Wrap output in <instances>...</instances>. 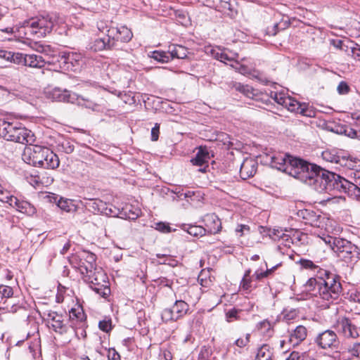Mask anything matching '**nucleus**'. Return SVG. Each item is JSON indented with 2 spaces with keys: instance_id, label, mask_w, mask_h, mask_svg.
<instances>
[{
  "instance_id": "39448f33",
  "label": "nucleus",
  "mask_w": 360,
  "mask_h": 360,
  "mask_svg": "<svg viewBox=\"0 0 360 360\" xmlns=\"http://www.w3.org/2000/svg\"><path fill=\"white\" fill-rule=\"evenodd\" d=\"M23 160L34 167L54 169L58 167L60 160L58 155L49 148L33 145L27 147L22 155Z\"/></svg>"
},
{
  "instance_id": "58836bf2",
  "label": "nucleus",
  "mask_w": 360,
  "mask_h": 360,
  "mask_svg": "<svg viewBox=\"0 0 360 360\" xmlns=\"http://www.w3.org/2000/svg\"><path fill=\"white\" fill-rule=\"evenodd\" d=\"M241 312L240 309L235 308L231 309L226 312V319L228 322H233L239 319L238 314Z\"/></svg>"
},
{
  "instance_id": "c756f323",
  "label": "nucleus",
  "mask_w": 360,
  "mask_h": 360,
  "mask_svg": "<svg viewBox=\"0 0 360 360\" xmlns=\"http://www.w3.org/2000/svg\"><path fill=\"white\" fill-rule=\"evenodd\" d=\"M322 158L324 160L339 164L340 165V161L342 160V155H338L337 153H334L330 150H325L322 153Z\"/></svg>"
},
{
  "instance_id": "7c9ffc66",
  "label": "nucleus",
  "mask_w": 360,
  "mask_h": 360,
  "mask_svg": "<svg viewBox=\"0 0 360 360\" xmlns=\"http://www.w3.org/2000/svg\"><path fill=\"white\" fill-rule=\"evenodd\" d=\"M51 327L55 332L63 334L67 332V326L63 323V316L60 315V318H56L54 321L51 323Z\"/></svg>"
},
{
  "instance_id": "f704fd0d",
  "label": "nucleus",
  "mask_w": 360,
  "mask_h": 360,
  "mask_svg": "<svg viewBox=\"0 0 360 360\" xmlns=\"http://www.w3.org/2000/svg\"><path fill=\"white\" fill-rule=\"evenodd\" d=\"M30 46L39 53H48L51 50L49 45L42 44L37 41L30 42Z\"/></svg>"
},
{
  "instance_id": "4468645a",
  "label": "nucleus",
  "mask_w": 360,
  "mask_h": 360,
  "mask_svg": "<svg viewBox=\"0 0 360 360\" xmlns=\"http://www.w3.org/2000/svg\"><path fill=\"white\" fill-rule=\"evenodd\" d=\"M283 106L291 112H295L304 116H314V111L312 109H310L308 105L305 103L302 105L297 100L290 96H285L284 101H283Z\"/></svg>"
},
{
  "instance_id": "0eeeda50",
  "label": "nucleus",
  "mask_w": 360,
  "mask_h": 360,
  "mask_svg": "<svg viewBox=\"0 0 360 360\" xmlns=\"http://www.w3.org/2000/svg\"><path fill=\"white\" fill-rule=\"evenodd\" d=\"M352 181L336 174L335 192L347 193L349 196L360 201V171L351 172Z\"/></svg>"
},
{
  "instance_id": "72a5a7b5",
  "label": "nucleus",
  "mask_w": 360,
  "mask_h": 360,
  "mask_svg": "<svg viewBox=\"0 0 360 360\" xmlns=\"http://www.w3.org/2000/svg\"><path fill=\"white\" fill-rule=\"evenodd\" d=\"M112 22H108L104 20H99L97 22V28L98 30L106 34L105 37L111 38V31L114 29L113 27L111 26Z\"/></svg>"
},
{
  "instance_id": "cd10ccee",
  "label": "nucleus",
  "mask_w": 360,
  "mask_h": 360,
  "mask_svg": "<svg viewBox=\"0 0 360 360\" xmlns=\"http://www.w3.org/2000/svg\"><path fill=\"white\" fill-rule=\"evenodd\" d=\"M273 352L268 345H263L257 351L256 360H271Z\"/></svg>"
},
{
  "instance_id": "69168bd1",
  "label": "nucleus",
  "mask_w": 360,
  "mask_h": 360,
  "mask_svg": "<svg viewBox=\"0 0 360 360\" xmlns=\"http://www.w3.org/2000/svg\"><path fill=\"white\" fill-rule=\"evenodd\" d=\"M172 355L169 351H164L162 354L160 356V360H172Z\"/></svg>"
},
{
  "instance_id": "aec40b11",
  "label": "nucleus",
  "mask_w": 360,
  "mask_h": 360,
  "mask_svg": "<svg viewBox=\"0 0 360 360\" xmlns=\"http://www.w3.org/2000/svg\"><path fill=\"white\" fill-rule=\"evenodd\" d=\"M205 224L210 233H218L221 229V223L215 214H209L205 217Z\"/></svg>"
},
{
  "instance_id": "603ef678",
  "label": "nucleus",
  "mask_w": 360,
  "mask_h": 360,
  "mask_svg": "<svg viewBox=\"0 0 360 360\" xmlns=\"http://www.w3.org/2000/svg\"><path fill=\"white\" fill-rule=\"evenodd\" d=\"M155 229L162 233H169L171 231L169 226L164 222L157 223Z\"/></svg>"
},
{
  "instance_id": "f8f14e48",
  "label": "nucleus",
  "mask_w": 360,
  "mask_h": 360,
  "mask_svg": "<svg viewBox=\"0 0 360 360\" xmlns=\"http://www.w3.org/2000/svg\"><path fill=\"white\" fill-rule=\"evenodd\" d=\"M315 342L321 349H337L340 342L336 333L332 330H326L317 335Z\"/></svg>"
},
{
  "instance_id": "a18cd8bd",
  "label": "nucleus",
  "mask_w": 360,
  "mask_h": 360,
  "mask_svg": "<svg viewBox=\"0 0 360 360\" xmlns=\"http://www.w3.org/2000/svg\"><path fill=\"white\" fill-rule=\"evenodd\" d=\"M98 327L103 332L108 333L112 330V321L110 319L100 321Z\"/></svg>"
},
{
  "instance_id": "8fccbe9b",
  "label": "nucleus",
  "mask_w": 360,
  "mask_h": 360,
  "mask_svg": "<svg viewBox=\"0 0 360 360\" xmlns=\"http://www.w3.org/2000/svg\"><path fill=\"white\" fill-rule=\"evenodd\" d=\"M70 318L74 319L76 318L80 321H82L84 318V314L82 309H79L78 311L75 309H72L70 311Z\"/></svg>"
},
{
  "instance_id": "864d4df0",
  "label": "nucleus",
  "mask_w": 360,
  "mask_h": 360,
  "mask_svg": "<svg viewBox=\"0 0 360 360\" xmlns=\"http://www.w3.org/2000/svg\"><path fill=\"white\" fill-rule=\"evenodd\" d=\"M337 90L340 94H347L349 91V87L347 84L345 82H341L337 88Z\"/></svg>"
},
{
  "instance_id": "e433bc0d",
  "label": "nucleus",
  "mask_w": 360,
  "mask_h": 360,
  "mask_svg": "<svg viewBox=\"0 0 360 360\" xmlns=\"http://www.w3.org/2000/svg\"><path fill=\"white\" fill-rule=\"evenodd\" d=\"M58 207L62 210L70 212L73 210L74 205L71 200L60 198L58 202Z\"/></svg>"
},
{
  "instance_id": "b1692460",
  "label": "nucleus",
  "mask_w": 360,
  "mask_h": 360,
  "mask_svg": "<svg viewBox=\"0 0 360 360\" xmlns=\"http://www.w3.org/2000/svg\"><path fill=\"white\" fill-rule=\"evenodd\" d=\"M82 56L80 54L72 52L65 54L62 57L63 63L68 65L67 68H70L71 70H73L74 68L75 69L77 66L79 65Z\"/></svg>"
},
{
  "instance_id": "680f3d73",
  "label": "nucleus",
  "mask_w": 360,
  "mask_h": 360,
  "mask_svg": "<svg viewBox=\"0 0 360 360\" xmlns=\"http://www.w3.org/2000/svg\"><path fill=\"white\" fill-rule=\"evenodd\" d=\"M11 56V51H7L5 50H0V58H3L7 61H9Z\"/></svg>"
},
{
  "instance_id": "37998d69",
  "label": "nucleus",
  "mask_w": 360,
  "mask_h": 360,
  "mask_svg": "<svg viewBox=\"0 0 360 360\" xmlns=\"http://www.w3.org/2000/svg\"><path fill=\"white\" fill-rule=\"evenodd\" d=\"M250 334L247 333L245 338H239L235 340L233 345L240 347L243 348L248 345L250 342Z\"/></svg>"
},
{
  "instance_id": "79ce46f5",
  "label": "nucleus",
  "mask_w": 360,
  "mask_h": 360,
  "mask_svg": "<svg viewBox=\"0 0 360 360\" xmlns=\"http://www.w3.org/2000/svg\"><path fill=\"white\" fill-rule=\"evenodd\" d=\"M212 354V349L206 346L201 347L198 354V360H208Z\"/></svg>"
},
{
  "instance_id": "473e14b6",
  "label": "nucleus",
  "mask_w": 360,
  "mask_h": 360,
  "mask_svg": "<svg viewBox=\"0 0 360 360\" xmlns=\"http://www.w3.org/2000/svg\"><path fill=\"white\" fill-rule=\"evenodd\" d=\"M251 269H248L245 271L244 276L240 284V287L245 291H248L252 288V278L250 277Z\"/></svg>"
},
{
  "instance_id": "423d86ee",
  "label": "nucleus",
  "mask_w": 360,
  "mask_h": 360,
  "mask_svg": "<svg viewBox=\"0 0 360 360\" xmlns=\"http://www.w3.org/2000/svg\"><path fill=\"white\" fill-rule=\"evenodd\" d=\"M0 136L6 141L23 145H33L35 142L34 133L17 122L0 120Z\"/></svg>"
},
{
  "instance_id": "6e6552de",
  "label": "nucleus",
  "mask_w": 360,
  "mask_h": 360,
  "mask_svg": "<svg viewBox=\"0 0 360 360\" xmlns=\"http://www.w3.org/2000/svg\"><path fill=\"white\" fill-rule=\"evenodd\" d=\"M322 240L340 258L346 262L351 259L354 253L356 252L357 247L345 238L326 236Z\"/></svg>"
},
{
  "instance_id": "4c0bfd02",
  "label": "nucleus",
  "mask_w": 360,
  "mask_h": 360,
  "mask_svg": "<svg viewBox=\"0 0 360 360\" xmlns=\"http://www.w3.org/2000/svg\"><path fill=\"white\" fill-rule=\"evenodd\" d=\"M297 263H299L302 266V267H303L305 269H310V270H313V271H315L317 269V271L319 269H321L317 265H316L312 261H311L309 259H300Z\"/></svg>"
},
{
  "instance_id": "a211bd4d",
  "label": "nucleus",
  "mask_w": 360,
  "mask_h": 360,
  "mask_svg": "<svg viewBox=\"0 0 360 360\" xmlns=\"http://www.w3.org/2000/svg\"><path fill=\"white\" fill-rule=\"evenodd\" d=\"M337 327L345 337L356 338L359 336L356 327L352 324L347 318H342L338 321Z\"/></svg>"
},
{
  "instance_id": "c03bdc74",
  "label": "nucleus",
  "mask_w": 360,
  "mask_h": 360,
  "mask_svg": "<svg viewBox=\"0 0 360 360\" xmlns=\"http://www.w3.org/2000/svg\"><path fill=\"white\" fill-rule=\"evenodd\" d=\"M349 43L354 45V47H350L352 56L355 60L360 61V45L354 43V41H349Z\"/></svg>"
},
{
  "instance_id": "dca6fc26",
  "label": "nucleus",
  "mask_w": 360,
  "mask_h": 360,
  "mask_svg": "<svg viewBox=\"0 0 360 360\" xmlns=\"http://www.w3.org/2000/svg\"><path fill=\"white\" fill-rule=\"evenodd\" d=\"M110 34L111 39L114 41L115 47L117 46L118 41L127 43L129 42L133 37L131 31L126 26L114 27Z\"/></svg>"
},
{
  "instance_id": "bf43d9fd",
  "label": "nucleus",
  "mask_w": 360,
  "mask_h": 360,
  "mask_svg": "<svg viewBox=\"0 0 360 360\" xmlns=\"http://www.w3.org/2000/svg\"><path fill=\"white\" fill-rule=\"evenodd\" d=\"M11 195H10L9 192L4 189L2 191V194H0V201L7 203Z\"/></svg>"
},
{
  "instance_id": "3c124183",
  "label": "nucleus",
  "mask_w": 360,
  "mask_h": 360,
  "mask_svg": "<svg viewBox=\"0 0 360 360\" xmlns=\"http://www.w3.org/2000/svg\"><path fill=\"white\" fill-rule=\"evenodd\" d=\"M107 356L108 360H120V355L114 348L108 349Z\"/></svg>"
},
{
  "instance_id": "4d7b16f0",
  "label": "nucleus",
  "mask_w": 360,
  "mask_h": 360,
  "mask_svg": "<svg viewBox=\"0 0 360 360\" xmlns=\"http://www.w3.org/2000/svg\"><path fill=\"white\" fill-rule=\"evenodd\" d=\"M278 23H275L271 27H268L266 28V34L271 35V36L276 35V33L278 32Z\"/></svg>"
},
{
  "instance_id": "774afa93",
  "label": "nucleus",
  "mask_w": 360,
  "mask_h": 360,
  "mask_svg": "<svg viewBox=\"0 0 360 360\" xmlns=\"http://www.w3.org/2000/svg\"><path fill=\"white\" fill-rule=\"evenodd\" d=\"M350 297L354 302L360 303V292L352 293Z\"/></svg>"
},
{
  "instance_id": "bb28decb",
  "label": "nucleus",
  "mask_w": 360,
  "mask_h": 360,
  "mask_svg": "<svg viewBox=\"0 0 360 360\" xmlns=\"http://www.w3.org/2000/svg\"><path fill=\"white\" fill-rule=\"evenodd\" d=\"M233 87L236 89V91L242 93L248 98H253L256 95L255 90L249 85H245L241 83L236 82Z\"/></svg>"
},
{
  "instance_id": "393cba45",
  "label": "nucleus",
  "mask_w": 360,
  "mask_h": 360,
  "mask_svg": "<svg viewBox=\"0 0 360 360\" xmlns=\"http://www.w3.org/2000/svg\"><path fill=\"white\" fill-rule=\"evenodd\" d=\"M340 165L349 169L351 172L360 171V160L351 155H342Z\"/></svg>"
},
{
  "instance_id": "de8ad7c7",
  "label": "nucleus",
  "mask_w": 360,
  "mask_h": 360,
  "mask_svg": "<svg viewBox=\"0 0 360 360\" xmlns=\"http://www.w3.org/2000/svg\"><path fill=\"white\" fill-rule=\"evenodd\" d=\"M0 293L4 297H11L13 296V292L12 288L7 285L0 286Z\"/></svg>"
},
{
  "instance_id": "338daca9",
  "label": "nucleus",
  "mask_w": 360,
  "mask_h": 360,
  "mask_svg": "<svg viewBox=\"0 0 360 360\" xmlns=\"http://www.w3.org/2000/svg\"><path fill=\"white\" fill-rule=\"evenodd\" d=\"M222 53L223 52H219L218 51L214 50V49H212L211 50V54L213 56V58H215L216 60H219V61H220V60L221 58Z\"/></svg>"
},
{
  "instance_id": "5fc2aeb1",
  "label": "nucleus",
  "mask_w": 360,
  "mask_h": 360,
  "mask_svg": "<svg viewBox=\"0 0 360 360\" xmlns=\"http://www.w3.org/2000/svg\"><path fill=\"white\" fill-rule=\"evenodd\" d=\"M160 133V125L158 124H155L154 127L151 129V140L153 141H156L158 140Z\"/></svg>"
},
{
  "instance_id": "6e6d98bb",
  "label": "nucleus",
  "mask_w": 360,
  "mask_h": 360,
  "mask_svg": "<svg viewBox=\"0 0 360 360\" xmlns=\"http://www.w3.org/2000/svg\"><path fill=\"white\" fill-rule=\"evenodd\" d=\"M349 352L352 355L359 356L360 355V343L353 344L349 349Z\"/></svg>"
},
{
  "instance_id": "a19ab883",
  "label": "nucleus",
  "mask_w": 360,
  "mask_h": 360,
  "mask_svg": "<svg viewBox=\"0 0 360 360\" xmlns=\"http://www.w3.org/2000/svg\"><path fill=\"white\" fill-rule=\"evenodd\" d=\"M343 132L348 137L360 140V130L354 129L350 127H345Z\"/></svg>"
},
{
  "instance_id": "2eb2a0df",
  "label": "nucleus",
  "mask_w": 360,
  "mask_h": 360,
  "mask_svg": "<svg viewBox=\"0 0 360 360\" xmlns=\"http://www.w3.org/2000/svg\"><path fill=\"white\" fill-rule=\"evenodd\" d=\"M309 162H306L302 159L293 158L290 159L288 161V166L287 167V171L285 173L289 175L300 179V174L304 173L307 167H309Z\"/></svg>"
},
{
  "instance_id": "ea45409f",
  "label": "nucleus",
  "mask_w": 360,
  "mask_h": 360,
  "mask_svg": "<svg viewBox=\"0 0 360 360\" xmlns=\"http://www.w3.org/2000/svg\"><path fill=\"white\" fill-rule=\"evenodd\" d=\"M26 54L22 53H13L11 52V56L10 57L9 61L13 62L15 64H25V58Z\"/></svg>"
},
{
  "instance_id": "f03ea898",
  "label": "nucleus",
  "mask_w": 360,
  "mask_h": 360,
  "mask_svg": "<svg viewBox=\"0 0 360 360\" xmlns=\"http://www.w3.org/2000/svg\"><path fill=\"white\" fill-rule=\"evenodd\" d=\"M96 257L90 252H84L82 256L79 271L84 280L90 284L91 288L98 295L106 298L110 289L106 281L107 276L101 268L96 265Z\"/></svg>"
},
{
  "instance_id": "e2e57ef3",
  "label": "nucleus",
  "mask_w": 360,
  "mask_h": 360,
  "mask_svg": "<svg viewBox=\"0 0 360 360\" xmlns=\"http://www.w3.org/2000/svg\"><path fill=\"white\" fill-rule=\"evenodd\" d=\"M333 45L336 48H338V49L344 51L345 52H348V50L345 49V43L342 40L334 41Z\"/></svg>"
},
{
  "instance_id": "1a4fd4ad",
  "label": "nucleus",
  "mask_w": 360,
  "mask_h": 360,
  "mask_svg": "<svg viewBox=\"0 0 360 360\" xmlns=\"http://www.w3.org/2000/svg\"><path fill=\"white\" fill-rule=\"evenodd\" d=\"M188 53V49L181 45L171 44L168 47V51H154L151 53L150 57L154 60L167 63L174 58L184 59Z\"/></svg>"
},
{
  "instance_id": "f257e3e1",
  "label": "nucleus",
  "mask_w": 360,
  "mask_h": 360,
  "mask_svg": "<svg viewBox=\"0 0 360 360\" xmlns=\"http://www.w3.org/2000/svg\"><path fill=\"white\" fill-rule=\"evenodd\" d=\"M305 288L311 295L330 302L338 300L342 292L340 277L325 269H319L315 278H309Z\"/></svg>"
},
{
  "instance_id": "6ab92c4d",
  "label": "nucleus",
  "mask_w": 360,
  "mask_h": 360,
  "mask_svg": "<svg viewBox=\"0 0 360 360\" xmlns=\"http://www.w3.org/2000/svg\"><path fill=\"white\" fill-rule=\"evenodd\" d=\"M210 159V153L206 148L200 147L195 157L191 159V162L193 165L201 167L199 171L205 172L208 167V161Z\"/></svg>"
},
{
  "instance_id": "49530a36",
  "label": "nucleus",
  "mask_w": 360,
  "mask_h": 360,
  "mask_svg": "<svg viewBox=\"0 0 360 360\" xmlns=\"http://www.w3.org/2000/svg\"><path fill=\"white\" fill-rule=\"evenodd\" d=\"M271 97L279 105H283V101L285 98L283 92H271Z\"/></svg>"
},
{
  "instance_id": "ddd939ff",
  "label": "nucleus",
  "mask_w": 360,
  "mask_h": 360,
  "mask_svg": "<svg viewBox=\"0 0 360 360\" xmlns=\"http://www.w3.org/2000/svg\"><path fill=\"white\" fill-rule=\"evenodd\" d=\"M266 162L269 163L270 166L278 170L286 172L288 161L293 157L284 153H272L266 155Z\"/></svg>"
},
{
  "instance_id": "0e129e2a",
  "label": "nucleus",
  "mask_w": 360,
  "mask_h": 360,
  "mask_svg": "<svg viewBox=\"0 0 360 360\" xmlns=\"http://www.w3.org/2000/svg\"><path fill=\"white\" fill-rule=\"evenodd\" d=\"M285 360H302L301 356L297 352H292Z\"/></svg>"
},
{
  "instance_id": "09e8293b",
  "label": "nucleus",
  "mask_w": 360,
  "mask_h": 360,
  "mask_svg": "<svg viewBox=\"0 0 360 360\" xmlns=\"http://www.w3.org/2000/svg\"><path fill=\"white\" fill-rule=\"evenodd\" d=\"M250 231V226L245 224H238L236 229V232L240 233V236L249 233Z\"/></svg>"
},
{
  "instance_id": "5701e85b",
  "label": "nucleus",
  "mask_w": 360,
  "mask_h": 360,
  "mask_svg": "<svg viewBox=\"0 0 360 360\" xmlns=\"http://www.w3.org/2000/svg\"><path fill=\"white\" fill-rule=\"evenodd\" d=\"M46 62L42 56L36 54H26L24 65L32 68H42L45 66Z\"/></svg>"
},
{
  "instance_id": "412c9836",
  "label": "nucleus",
  "mask_w": 360,
  "mask_h": 360,
  "mask_svg": "<svg viewBox=\"0 0 360 360\" xmlns=\"http://www.w3.org/2000/svg\"><path fill=\"white\" fill-rule=\"evenodd\" d=\"M115 48L114 41L111 38L103 37L96 39L91 43L89 49L94 51H100L104 49H111Z\"/></svg>"
},
{
  "instance_id": "f3484780",
  "label": "nucleus",
  "mask_w": 360,
  "mask_h": 360,
  "mask_svg": "<svg viewBox=\"0 0 360 360\" xmlns=\"http://www.w3.org/2000/svg\"><path fill=\"white\" fill-rule=\"evenodd\" d=\"M257 166V162L253 158L244 159L240 168V177L244 180L252 177L256 174Z\"/></svg>"
},
{
  "instance_id": "9b49d317",
  "label": "nucleus",
  "mask_w": 360,
  "mask_h": 360,
  "mask_svg": "<svg viewBox=\"0 0 360 360\" xmlns=\"http://www.w3.org/2000/svg\"><path fill=\"white\" fill-rule=\"evenodd\" d=\"M48 96L49 98L55 101L59 102H67L75 103L78 102L81 103L80 100L86 101L90 104L92 103L89 99H84L82 96H78L75 93L71 92L67 89H62L60 88H54L48 92Z\"/></svg>"
},
{
  "instance_id": "052dcab7",
  "label": "nucleus",
  "mask_w": 360,
  "mask_h": 360,
  "mask_svg": "<svg viewBox=\"0 0 360 360\" xmlns=\"http://www.w3.org/2000/svg\"><path fill=\"white\" fill-rule=\"evenodd\" d=\"M238 53H233V56H229L226 53H222L220 61L223 63H225L226 60L231 61L234 60L235 57H238Z\"/></svg>"
},
{
  "instance_id": "4be33fe9",
  "label": "nucleus",
  "mask_w": 360,
  "mask_h": 360,
  "mask_svg": "<svg viewBox=\"0 0 360 360\" xmlns=\"http://www.w3.org/2000/svg\"><path fill=\"white\" fill-rule=\"evenodd\" d=\"M307 335V328L304 326L300 325L290 333L289 341L293 346H295L304 340Z\"/></svg>"
},
{
  "instance_id": "20e7f679",
  "label": "nucleus",
  "mask_w": 360,
  "mask_h": 360,
  "mask_svg": "<svg viewBox=\"0 0 360 360\" xmlns=\"http://www.w3.org/2000/svg\"><path fill=\"white\" fill-rule=\"evenodd\" d=\"M58 18L55 14L41 15L26 20L19 28L20 35L27 39L31 37L41 38L50 33L57 22Z\"/></svg>"
},
{
  "instance_id": "a878e982",
  "label": "nucleus",
  "mask_w": 360,
  "mask_h": 360,
  "mask_svg": "<svg viewBox=\"0 0 360 360\" xmlns=\"http://www.w3.org/2000/svg\"><path fill=\"white\" fill-rule=\"evenodd\" d=\"M273 234V239L274 240H278L281 245H283L285 247L290 248L291 244L293 243L292 238L288 234L284 233L282 231L278 230H274Z\"/></svg>"
},
{
  "instance_id": "c85d7f7f",
  "label": "nucleus",
  "mask_w": 360,
  "mask_h": 360,
  "mask_svg": "<svg viewBox=\"0 0 360 360\" xmlns=\"http://www.w3.org/2000/svg\"><path fill=\"white\" fill-rule=\"evenodd\" d=\"M18 203V204L16 208L18 211L26 214L27 215H32L35 213V207L29 202L25 200H20V202Z\"/></svg>"
},
{
  "instance_id": "7ed1b4c3",
  "label": "nucleus",
  "mask_w": 360,
  "mask_h": 360,
  "mask_svg": "<svg viewBox=\"0 0 360 360\" xmlns=\"http://www.w3.org/2000/svg\"><path fill=\"white\" fill-rule=\"evenodd\" d=\"M304 173H302L299 180L311 186L319 193H335V181L336 174L328 170L323 169L314 164H309Z\"/></svg>"
},
{
  "instance_id": "2f4dec72",
  "label": "nucleus",
  "mask_w": 360,
  "mask_h": 360,
  "mask_svg": "<svg viewBox=\"0 0 360 360\" xmlns=\"http://www.w3.org/2000/svg\"><path fill=\"white\" fill-rule=\"evenodd\" d=\"M303 219L306 220V224L311 226H318L319 216H317L314 212L309 210L303 211Z\"/></svg>"
},
{
  "instance_id": "c9c22d12",
  "label": "nucleus",
  "mask_w": 360,
  "mask_h": 360,
  "mask_svg": "<svg viewBox=\"0 0 360 360\" xmlns=\"http://www.w3.org/2000/svg\"><path fill=\"white\" fill-rule=\"evenodd\" d=\"M187 232L193 236H202L205 234L206 229L200 226H190Z\"/></svg>"
},
{
  "instance_id": "9d476101",
  "label": "nucleus",
  "mask_w": 360,
  "mask_h": 360,
  "mask_svg": "<svg viewBox=\"0 0 360 360\" xmlns=\"http://www.w3.org/2000/svg\"><path fill=\"white\" fill-rule=\"evenodd\" d=\"M189 309L188 304L180 300H176L171 308L163 309L161 314V318L163 321H176L185 316Z\"/></svg>"
},
{
  "instance_id": "13d9d810",
  "label": "nucleus",
  "mask_w": 360,
  "mask_h": 360,
  "mask_svg": "<svg viewBox=\"0 0 360 360\" xmlns=\"http://www.w3.org/2000/svg\"><path fill=\"white\" fill-rule=\"evenodd\" d=\"M20 202V200H18L16 197L13 196V195H11V197H9V200L8 201V204L12 207H14V208H17V205H18V202Z\"/></svg>"
}]
</instances>
